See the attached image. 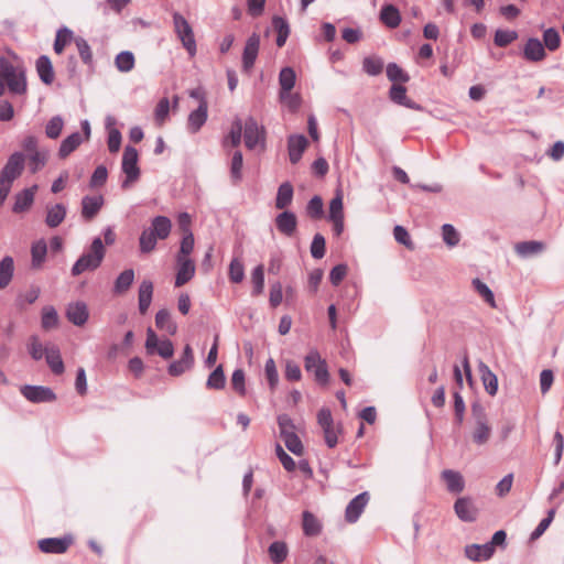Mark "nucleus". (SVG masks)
<instances>
[{
  "mask_svg": "<svg viewBox=\"0 0 564 564\" xmlns=\"http://www.w3.org/2000/svg\"><path fill=\"white\" fill-rule=\"evenodd\" d=\"M106 249L102 240L96 237L89 249L85 251L74 263L72 275L77 276L85 271H94L98 269L105 258Z\"/></svg>",
  "mask_w": 564,
  "mask_h": 564,
  "instance_id": "1",
  "label": "nucleus"
},
{
  "mask_svg": "<svg viewBox=\"0 0 564 564\" xmlns=\"http://www.w3.org/2000/svg\"><path fill=\"white\" fill-rule=\"evenodd\" d=\"M471 415L474 419V427L471 431L473 442L478 446H482L490 440L492 427L484 408L480 404L475 403L471 405Z\"/></svg>",
  "mask_w": 564,
  "mask_h": 564,
  "instance_id": "2",
  "label": "nucleus"
},
{
  "mask_svg": "<svg viewBox=\"0 0 564 564\" xmlns=\"http://www.w3.org/2000/svg\"><path fill=\"white\" fill-rule=\"evenodd\" d=\"M173 24L174 31L183 46L191 56H194L196 54V41L192 26L187 20L178 12L173 14Z\"/></svg>",
  "mask_w": 564,
  "mask_h": 564,
  "instance_id": "3",
  "label": "nucleus"
},
{
  "mask_svg": "<svg viewBox=\"0 0 564 564\" xmlns=\"http://www.w3.org/2000/svg\"><path fill=\"white\" fill-rule=\"evenodd\" d=\"M138 151L133 147H126L122 155V172L126 174V180L121 186L128 188L131 183L135 182L140 176V170L138 166Z\"/></svg>",
  "mask_w": 564,
  "mask_h": 564,
  "instance_id": "4",
  "label": "nucleus"
},
{
  "mask_svg": "<svg viewBox=\"0 0 564 564\" xmlns=\"http://www.w3.org/2000/svg\"><path fill=\"white\" fill-rule=\"evenodd\" d=\"M304 367L307 372L314 375L315 380L321 384H326L329 380V373L326 361L321 358L316 349H312L304 359Z\"/></svg>",
  "mask_w": 564,
  "mask_h": 564,
  "instance_id": "5",
  "label": "nucleus"
},
{
  "mask_svg": "<svg viewBox=\"0 0 564 564\" xmlns=\"http://www.w3.org/2000/svg\"><path fill=\"white\" fill-rule=\"evenodd\" d=\"M245 144L249 150L256 149L257 145L264 147L265 131L262 126H259L254 118H247L242 124Z\"/></svg>",
  "mask_w": 564,
  "mask_h": 564,
  "instance_id": "6",
  "label": "nucleus"
},
{
  "mask_svg": "<svg viewBox=\"0 0 564 564\" xmlns=\"http://www.w3.org/2000/svg\"><path fill=\"white\" fill-rule=\"evenodd\" d=\"M21 394L32 403H46L56 400L54 391L44 386L25 384L20 388Z\"/></svg>",
  "mask_w": 564,
  "mask_h": 564,
  "instance_id": "7",
  "label": "nucleus"
},
{
  "mask_svg": "<svg viewBox=\"0 0 564 564\" xmlns=\"http://www.w3.org/2000/svg\"><path fill=\"white\" fill-rule=\"evenodd\" d=\"M25 156L22 152L12 153L0 172V177L13 183L23 172Z\"/></svg>",
  "mask_w": 564,
  "mask_h": 564,
  "instance_id": "8",
  "label": "nucleus"
},
{
  "mask_svg": "<svg viewBox=\"0 0 564 564\" xmlns=\"http://www.w3.org/2000/svg\"><path fill=\"white\" fill-rule=\"evenodd\" d=\"M274 223L278 231L285 237H292L297 228L296 215L291 210H283L276 215Z\"/></svg>",
  "mask_w": 564,
  "mask_h": 564,
  "instance_id": "9",
  "label": "nucleus"
},
{
  "mask_svg": "<svg viewBox=\"0 0 564 564\" xmlns=\"http://www.w3.org/2000/svg\"><path fill=\"white\" fill-rule=\"evenodd\" d=\"M368 501L369 494L367 491L357 495L352 500H350L345 510L346 521L355 523L364 512Z\"/></svg>",
  "mask_w": 564,
  "mask_h": 564,
  "instance_id": "10",
  "label": "nucleus"
},
{
  "mask_svg": "<svg viewBox=\"0 0 564 564\" xmlns=\"http://www.w3.org/2000/svg\"><path fill=\"white\" fill-rule=\"evenodd\" d=\"M260 47V36L257 33L250 35L246 42L242 54V68L249 72L256 62Z\"/></svg>",
  "mask_w": 564,
  "mask_h": 564,
  "instance_id": "11",
  "label": "nucleus"
},
{
  "mask_svg": "<svg viewBox=\"0 0 564 564\" xmlns=\"http://www.w3.org/2000/svg\"><path fill=\"white\" fill-rule=\"evenodd\" d=\"M194 366V354L193 349L189 345L184 347L183 354L180 359L173 361L169 366V373L173 377H178L183 375L185 371L192 369Z\"/></svg>",
  "mask_w": 564,
  "mask_h": 564,
  "instance_id": "12",
  "label": "nucleus"
},
{
  "mask_svg": "<svg viewBox=\"0 0 564 564\" xmlns=\"http://www.w3.org/2000/svg\"><path fill=\"white\" fill-rule=\"evenodd\" d=\"M4 80L11 95L23 96L26 94L28 82L24 67L13 73L12 76L4 77Z\"/></svg>",
  "mask_w": 564,
  "mask_h": 564,
  "instance_id": "13",
  "label": "nucleus"
},
{
  "mask_svg": "<svg viewBox=\"0 0 564 564\" xmlns=\"http://www.w3.org/2000/svg\"><path fill=\"white\" fill-rule=\"evenodd\" d=\"M308 145V140L303 134H292L288 138L289 158L292 164H296Z\"/></svg>",
  "mask_w": 564,
  "mask_h": 564,
  "instance_id": "14",
  "label": "nucleus"
},
{
  "mask_svg": "<svg viewBox=\"0 0 564 564\" xmlns=\"http://www.w3.org/2000/svg\"><path fill=\"white\" fill-rule=\"evenodd\" d=\"M72 543L68 538H46L39 541V549L43 553L62 554L67 551Z\"/></svg>",
  "mask_w": 564,
  "mask_h": 564,
  "instance_id": "15",
  "label": "nucleus"
},
{
  "mask_svg": "<svg viewBox=\"0 0 564 564\" xmlns=\"http://www.w3.org/2000/svg\"><path fill=\"white\" fill-rule=\"evenodd\" d=\"M454 510L462 521L471 522L477 518L478 510L468 497L458 498L454 505Z\"/></svg>",
  "mask_w": 564,
  "mask_h": 564,
  "instance_id": "16",
  "label": "nucleus"
},
{
  "mask_svg": "<svg viewBox=\"0 0 564 564\" xmlns=\"http://www.w3.org/2000/svg\"><path fill=\"white\" fill-rule=\"evenodd\" d=\"M208 118V102L198 105L197 109L193 110L187 118V130L191 133H197L206 123Z\"/></svg>",
  "mask_w": 564,
  "mask_h": 564,
  "instance_id": "17",
  "label": "nucleus"
},
{
  "mask_svg": "<svg viewBox=\"0 0 564 564\" xmlns=\"http://www.w3.org/2000/svg\"><path fill=\"white\" fill-rule=\"evenodd\" d=\"M546 56L544 45L536 37H530L523 47V57L529 62H540Z\"/></svg>",
  "mask_w": 564,
  "mask_h": 564,
  "instance_id": "18",
  "label": "nucleus"
},
{
  "mask_svg": "<svg viewBox=\"0 0 564 564\" xmlns=\"http://www.w3.org/2000/svg\"><path fill=\"white\" fill-rule=\"evenodd\" d=\"M88 316V308L84 302L70 303L66 308V317L76 326H83Z\"/></svg>",
  "mask_w": 564,
  "mask_h": 564,
  "instance_id": "19",
  "label": "nucleus"
},
{
  "mask_svg": "<svg viewBox=\"0 0 564 564\" xmlns=\"http://www.w3.org/2000/svg\"><path fill=\"white\" fill-rule=\"evenodd\" d=\"M465 555L474 562L487 561L494 555L491 544H470L465 546Z\"/></svg>",
  "mask_w": 564,
  "mask_h": 564,
  "instance_id": "20",
  "label": "nucleus"
},
{
  "mask_svg": "<svg viewBox=\"0 0 564 564\" xmlns=\"http://www.w3.org/2000/svg\"><path fill=\"white\" fill-rule=\"evenodd\" d=\"M177 272L175 286L180 288L187 283L195 274V264L192 259H176Z\"/></svg>",
  "mask_w": 564,
  "mask_h": 564,
  "instance_id": "21",
  "label": "nucleus"
},
{
  "mask_svg": "<svg viewBox=\"0 0 564 564\" xmlns=\"http://www.w3.org/2000/svg\"><path fill=\"white\" fill-rule=\"evenodd\" d=\"M102 205V196H85L82 199V216L87 220L93 219L99 213Z\"/></svg>",
  "mask_w": 564,
  "mask_h": 564,
  "instance_id": "22",
  "label": "nucleus"
},
{
  "mask_svg": "<svg viewBox=\"0 0 564 564\" xmlns=\"http://www.w3.org/2000/svg\"><path fill=\"white\" fill-rule=\"evenodd\" d=\"M442 479L446 484V488L452 494H459L465 488V481L460 473L453 469L442 471Z\"/></svg>",
  "mask_w": 564,
  "mask_h": 564,
  "instance_id": "23",
  "label": "nucleus"
},
{
  "mask_svg": "<svg viewBox=\"0 0 564 564\" xmlns=\"http://www.w3.org/2000/svg\"><path fill=\"white\" fill-rule=\"evenodd\" d=\"M45 359L52 372L55 375H62L64 372L65 367L57 346L51 345L45 347Z\"/></svg>",
  "mask_w": 564,
  "mask_h": 564,
  "instance_id": "24",
  "label": "nucleus"
},
{
  "mask_svg": "<svg viewBox=\"0 0 564 564\" xmlns=\"http://www.w3.org/2000/svg\"><path fill=\"white\" fill-rule=\"evenodd\" d=\"M37 189V186L34 185L30 188H25L22 192L18 193L15 195V202L13 205L12 210L14 213H22L28 210L34 200L35 191Z\"/></svg>",
  "mask_w": 564,
  "mask_h": 564,
  "instance_id": "25",
  "label": "nucleus"
},
{
  "mask_svg": "<svg viewBox=\"0 0 564 564\" xmlns=\"http://www.w3.org/2000/svg\"><path fill=\"white\" fill-rule=\"evenodd\" d=\"M47 254V245L44 239L33 242L31 247V267L39 270L43 267Z\"/></svg>",
  "mask_w": 564,
  "mask_h": 564,
  "instance_id": "26",
  "label": "nucleus"
},
{
  "mask_svg": "<svg viewBox=\"0 0 564 564\" xmlns=\"http://www.w3.org/2000/svg\"><path fill=\"white\" fill-rule=\"evenodd\" d=\"M35 66L40 79L45 85H51L54 80V69L51 59L46 55H41L36 59Z\"/></svg>",
  "mask_w": 564,
  "mask_h": 564,
  "instance_id": "27",
  "label": "nucleus"
},
{
  "mask_svg": "<svg viewBox=\"0 0 564 564\" xmlns=\"http://www.w3.org/2000/svg\"><path fill=\"white\" fill-rule=\"evenodd\" d=\"M478 368L486 392L490 395H495L498 391L497 376L482 361L479 362Z\"/></svg>",
  "mask_w": 564,
  "mask_h": 564,
  "instance_id": "28",
  "label": "nucleus"
},
{
  "mask_svg": "<svg viewBox=\"0 0 564 564\" xmlns=\"http://www.w3.org/2000/svg\"><path fill=\"white\" fill-rule=\"evenodd\" d=\"M153 296V283L150 280H143L139 286V311L145 314L151 305Z\"/></svg>",
  "mask_w": 564,
  "mask_h": 564,
  "instance_id": "29",
  "label": "nucleus"
},
{
  "mask_svg": "<svg viewBox=\"0 0 564 564\" xmlns=\"http://www.w3.org/2000/svg\"><path fill=\"white\" fill-rule=\"evenodd\" d=\"M134 281L133 269L123 270L115 280L112 292L113 294H124L132 285Z\"/></svg>",
  "mask_w": 564,
  "mask_h": 564,
  "instance_id": "30",
  "label": "nucleus"
},
{
  "mask_svg": "<svg viewBox=\"0 0 564 564\" xmlns=\"http://www.w3.org/2000/svg\"><path fill=\"white\" fill-rule=\"evenodd\" d=\"M41 289L37 285H31L29 290L20 292L14 301L18 310L23 311L28 305L33 304L40 296Z\"/></svg>",
  "mask_w": 564,
  "mask_h": 564,
  "instance_id": "31",
  "label": "nucleus"
},
{
  "mask_svg": "<svg viewBox=\"0 0 564 564\" xmlns=\"http://www.w3.org/2000/svg\"><path fill=\"white\" fill-rule=\"evenodd\" d=\"M14 274V261L10 256H6L0 261V290L9 286Z\"/></svg>",
  "mask_w": 564,
  "mask_h": 564,
  "instance_id": "32",
  "label": "nucleus"
},
{
  "mask_svg": "<svg viewBox=\"0 0 564 564\" xmlns=\"http://www.w3.org/2000/svg\"><path fill=\"white\" fill-rule=\"evenodd\" d=\"M380 20L386 26L395 29L400 25L401 15L397 7L393 4H386L380 11Z\"/></svg>",
  "mask_w": 564,
  "mask_h": 564,
  "instance_id": "33",
  "label": "nucleus"
},
{
  "mask_svg": "<svg viewBox=\"0 0 564 564\" xmlns=\"http://www.w3.org/2000/svg\"><path fill=\"white\" fill-rule=\"evenodd\" d=\"M83 137L79 132H74L65 138L58 149V156L66 159L72 152H74L83 142Z\"/></svg>",
  "mask_w": 564,
  "mask_h": 564,
  "instance_id": "34",
  "label": "nucleus"
},
{
  "mask_svg": "<svg viewBox=\"0 0 564 564\" xmlns=\"http://www.w3.org/2000/svg\"><path fill=\"white\" fill-rule=\"evenodd\" d=\"M545 249V245L541 241L530 240L522 241L516 245L517 253L522 258H529L541 253Z\"/></svg>",
  "mask_w": 564,
  "mask_h": 564,
  "instance_id": "35",
  "label": "nucleus"
},
{
  "mask_svg": "<svg viewBox=\"0 0 564 564\" xmlns=\"http://www.w3.org/2000/svg\"><path fill=\"white\" fill-rule=\"evenodd\" d=\"M66 217V207L63 204H55L47 208L45 223L50 228L59 226Z\"/></svg>",
  "mask_w": 564,
  "mask_h": 564,
  "instance_id": "36",
  "label": "nucleus"
},
{
  "mask_svg": "<svg viewBox=\"0 0 564 564\" xmlns=\"http://www.w3.org/2000/svg\"><path fill=\"white\" fill-rule=\"evenodd\" d=\"M171 220L165 216H156L152 219L150 229L159 237V239H166L171 232Z\"/></svg>",
  "mask_w": 564,
  "mask_h": 564,
  "instance_id": "37",
  "label": "nucleus"
},
{
  "mask_svg": "<svg viewBox=\"0 0 564 564\" xmlns=\"http://www.w3.org/2000/svg\"><path fill=\"white\" fill-rule=\"evenodd\" d=\"M293 199V186L289 183H282L276 193L275 197V207L278 209H285L289 205H291Z\"/></svg>",
  "mask_w": 564,
  "mask_h": 564,
  "instance_id": "38",
  "label": "nucleus"
},
{
  "mask_svg": "<svg viewBox=\"0 0 564 564\" xmlns=\"http://www.w3.org/2000/svg\"><path fill=\"white\" fill-rule=\"evenodd\" d=\"M155 325L159 329L165 330L170 335H174L177 330V326L172 321L170 312L165 308H162L156 313Z\"/></svg>",
  "mask_w": 564,
  "mask_h": 564,
  "instance_id": "39",
  "label": "nucleus"
},
{
  "mask_svg": "<svg viewBox=\"0 0 564 564\" xmlns=\"http://www.w3.org/2000/svg\"><path fill=\"white\" fill-rule=\"evenodd\" d=\"M390 99L398 104L405 106L408 108H415L414 102L408 99L406 97V88L402 85L393 84L389 91Z\"/></svg>",
  "mask_w": 564,
  "mask_h": 564,
  "instance_id": "40",
  "label": "nucleus"
},
{
  "mask_svg": "<svg viewBox=\"0 0 564 564\" xmlns=\"http://www.w3.org/2000/svg\"><path fill=\"white\" fill-rule=\"evenodd\" d=\"M135 64L134 55L130 51L120 52L115 58V65L121 73H128L133 69Z\"/></svg>",
  "mask_w": 564,
  "mask_h": 564,
  "instance_id": "41",
  "label": "nucleus"
},
{
  "mask_svg": "<svg viewBox=\"0 0 564 564\" xmlns=\"http://www.w3.org/2000/svg\"><path fill=\"white\" fill-rule=\"evenodd\" d=\"M268 552L271 561L274 564H281L286 558L289 550L284 542L274 541L270 544Z\"/></svg>",
  "mask_w": 564,
  "mask_h": 564,
  "instance_id": "42",
  "label": "nucleus"
},
{
  "mask_svg": "<svg viewBox=\"0 0 564 564\" xmlns=\"http://www.w3.org/2000/svg\"><path fill=\"white\" fill-rule=\"evenodd\" d=\"M159 237L149 228L141 232L139 238L140 251L142 253H150L155 249Z\"/></svg>",
  "mask_w": 564,
  "mask_h": 564,
  "instance_id": "43",
  "label": "nucleus"
},
{
  "mask_svg": "<svg viewBox=\"0 0 564 564\" xmlns=\"http://www.w3.org/2000/svg\"><path fill=\"white\" fill-rule=\"evenodd\" d=\"M226 377L223 370V366H217L212 373L208 376L206 387L212 390H221L225 388Z\"/></svg>",
  "mask_w": 564,
  "mask_h": 564,
  "instance_id": "44",
  "label": "nucleus"
},
{
  "mask_svg": "<svg viewBox=\"0 0 564 564\" xmlns=\"http://www.w3.org/2000/svg\"><path fill=\"white\" fill-rule=\"evenodd\" d=\"M296 75L293 68L284 67L279 74L280 93L291 91L295 85Z\"/></svg>",
  "mask_w": 564,
  "mask_h": 564,
  "instance_id": "45",
  "label": "nucleus"
},
{
  "mask_svg": "<svg viewBox=\"0 0 564 564\" xmlns=\"http://www.w3.org/2000/svg\"><path fill=\"white\" fill-rule=\"evenodd\" d=\"M303 531L308 536L317 535L321 532L319 521L308 511L303 512Z\"/></svg>",
  "mask_w": 564,
  "mask_h": 564,
  "instance_id": "46",
  "label": "nucleus"
},
{
  "mask_svg": "<svg viewBox=\"0 0 564 564\" xmlns=\"http://www.w3.org/2000/svg\"><path fill=\"white\" fill-rule=\"evenodd\" d=\"M474 290L488 303L491 307H496V301L490 288L480 279L476 278L471 282Z\"/></svg>",
  "mask_w": 564,
  "mask_h": 564,
  "instance_id": "47",
  "label": "nucleus"
},
{
  "mask_svg": "<svg viewBox=\"0 0 564 564\" xmlns=\"http://www.w3.org/2000/svg\"><path fill=\"white\" fill-rule=\"evenodd\" d=\"M278 425L280 431V437L282 440L296 434V429L293 423V420L288 414H281L278 416Z\"/></svg>",
  "mask_w": 564,
  "mask_h": 564,
  "instance_id": "48",
  "label": "nucleus"
},
{
  "mask_svg": "<svg viewBox=\"0 0 564 564\" xmlns=\"http://www.w3.org/2000/svg\"><path fill=\"white\" fill-rule=\"evenodd\" d=\"M41 324L45 330H50L57 326L58 315L53 306L43 307Z\"/></svg>",
  "mask_w": 564,
  "mask_h": 564,
  "instance_id": "49",
  "label": "nucleus"
},
{
  "mask_svg": "<svg viewBox=\"0 0 564 564\" xmlns=\"http://www.w3.org/2000/svg\"><path fill=\"white\" fill-rule=\"evenodd\" d=\"M73 40V32L67 28H62L57 31L54 41V51L56 54H61L65 46Z\"/></svg>",
  "mask_w": 564,
  "mask_h": 564,
  "instance_id": "50",
  "label": "nucleus"
},
{
  "mask_svg": "<svg viewBox=\"0 0 564 564\" xmlns=\"http://www.w3.org/2000/svg\"><path fill=\"white\" fill-rule=\"evenodd\" d=\"M442 237L445 245L449 248L456 247L460 240L458 231L451 224H444L442 226Z\"/></svg>",
  "mask_w": 564,
  "mask_h": 564,
  "instance_id": "51",
  "label": "nucleus"
},
{
  "mask_svg": "<svg viewBox=\"0 0 564 564\" xmlns=\"http://www.w3.org/2000/svg\"><path fill=\"white\" fill-rule=\"evenodd\" d=\"M64 127V120L61 116L52 117L45 126V134L50 139H57Z\"/></svg>",
  "mask_w": 564,
  "mask_h": 564,
  "instance_id": "52",
  "label": "nucleus"
},
{
  "mask_svg": "<svg viewBox=\"0 0 564 564\" xmlns=\"http://www.w3.org/2000/svg\"><path fill=\"white\" fill-rule=\"evenodd\" d=\"M75 45L77 47L78 54L86 65L93 64V52L88 44V42L80 36L74 39Z\"/></svg>",
  "mask_w": 564,
  "mask_h": 564,
  "instance_id": "53",
  "label": "nucleus"
},
{
  "mask_svg": "<svg viewBox=\"0 0 564 564\" xmlns=\"http://www.w3.org/2000/svg\"><path fill=\"white\" fill-rule=\"evenodd\" d=\"M251 282L253 285L252 294L259 295L264 289V269L262 264L257 265L251 273Z\"/></svg>",
  "mask_w": 564,
  "mask_h": 564,
  "instance_id": "54",
  "label": "nucleus"
},
{
  "mask_svg": "<svg viewBox=\"0 0 564 564\" xmlns=\"http://www.w3.org/2000/svg\"><path fill=\"white\" fill-rule=\"evenodd\" d=\"M387 77L393 83H406L410 79L409 75L395 63L387 65Z\"/></svg>",
  "mask_w": 564,
  "mask_h": 564,
  "instance_id": "55",
  "label": "nucleus"
},
{
  "mask_svg": "<svg viewBox=\"0 0 564 564\" xmlns=\"http://www.w3.org/2000/svg\"><path fill=\"white\" fill-rule=\"evenodd\" d=\"M194 249V235L191 230H187V234L183 236L181 241L180 251L176 256V259H191L189 254Z\"/></svg>",
  "mask_w": 564,
  "mask_h": 564,
  "instance_id": "56",
  "label": "nucleus"
},
{
  "mask_svg": "<svg viewBox=\"0 0 564 564\" xmlns=\"http://www.w3.org/2000/svg\"><path fill=\"white\" fill-rule=\"evenodd\" d=\"M28 350L34 360H41L45 356V348L43 347L37 335H32L29 338Z\"/></svg>",
  "mask_w": 564,
  "mask_h": 564,
  "instance_id": "57",
  "label": "nucleus"
},
{
  "mask_svg": "<svg viewBox=\"0 0 564 564\" xmlns=\"http://www.w3.org/2000/svg\"><path fill=\"white\" fill-rule=\"evenodd\" d=\"M362 67L368 75L377 76L383 69V61L380 57H366L362 62Z\"/></svg>",
  "mask_w": 564,
  "mask_h": 564,
  "instance_id": "58",
  "label": "nucleus"
},
{
  "mask_svg": "<svg viewBox=\"0 0 564 564\" xmlns=\"http://www.w3.org/2000/svg\"><path fill=\"white\" fill-rule=\"evenodd\" d=\"M307 215L313 219H319L324 215V204L319 196H314L310 199L306 206Z\"/></svg>",
  "mask_w": 564,
  "mask_h": 564,
  "instance_id": "59",
  "label": "nucleus"
},
{
  "mask_svg": "<svg viewBox=\"0 0 564 564\" xmlns=\"http://www.w3.org/2000/svg\"><path fill=\"white\" fill-rule=\"evenodd\" d=\"M518 39L516 31L497 30L495 33L494 42L498 47H506Z\"/></svg>",
  "mask_w": 564,
  "mask_h": 564,
  "instance_id": "60",
  "label": "nucleus"
},
{
  "mask_svg": "<svg viewBox=\"0 0 564 564\" xmlns=\"http://www.w3.org/2000/svg\"><path fill=\"white\" fill-rule=\"evenodd\" d=\"M243 278H245L243 263L237 258L232 259L229 264V280L232 283H240V282H242Z\"/></svg>",
  "mask_w": 564,
  "mask_h": 564,
  "instance_id": "61",
  "label": "nucleus"
},
{
  "mask_svg": "<svg viewBox=\"0 0 564 564\" xmlns=\"http://www.w3.org/2000/svg\"><path fill=\"white\" fill-rule=\"evenodd\" d=\"M241 134H242V122L240 119H236L232 122L231 130H230L228 137L224 141L225 145L230 143L232 147H238L241 142Z\"/></svg>",
  "mask_w": 564,
  "mask_h": 564,
  "instance_id": "62",
  "label": "nucleus"
},
{
  "mask_svg": "<svg viewBox=\"0 0 564 564\" xmlns=\"http://www.w3.org/2000/svg\"><path fill=\"white\" fill-rule=\"evenodd\" d=\"M243 159L242 153L240 151H236L231 159L230 166V175L235 183L241 180V170H242Z\"/></svg>",
  "mask_w": 564,
  "mask_h": 564,
  "instance_id": "63",
  "label": "nucleus"
},
{
  "mask_svg": "<svg viewBox=\"0 0 564 564\" xmlns=\"http://www.w3.org/2000/svg\"><path fill=\"white\" fill-rule=\"evenodd\" d=\"M543 42L545 47H547L550 51H555L561 43L558 31H556L554 28L545 30L543 33Z\"/></svg>",
  "mask_w": 564,
  "mask_h": 564,
  "instance_id": "64",
  "label": "nucleus"
}]
</instances>
